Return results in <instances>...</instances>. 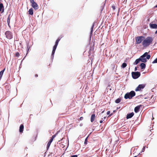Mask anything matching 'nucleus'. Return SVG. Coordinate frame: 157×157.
Listing matches in <instances>:
<instances>
[{
  "label": "nucleus",
  "mask_w": 157,
  "mask_h": 157,
  "mask_svg": "<svg viewBox=\"0 0 157 157\" xmlns=\"http://www.w3.org/2000/svg\"><path fill=\"white\" fill-rule=\"evenodd\" d=\"M112 8L114 10L116 9L115 6L114 5H113L112 6Z\"/></svg>",
  "instance_id": "obj_30"
},
{
  "label": "nucleus",
  "mask_w": 157,
  "mask_h": 157,
  "mask_svg": "<svg viewBox=\"0 0 157 157\" xmlns=\"http://www.w3.org/2000/svg\"><path fill=\"white\" fill-rule=\"evenodd\" d=\"M157 30L155 32V34H157Z\"/></svg>",
  "instance_id": "obj_39"
},
{
  "label": "nucleus",
  "mask_w": 157,
  "mask_h": 157,
  "mask_svg": "<svg viewBox=\"0 0 157 157\" xmlns=\"http://www.w3.org/2000/svg\"><path fill=\"white\" fill-rule=\"evenodd\" d=\"M156 7H157V4L156 6Z\"/></svg>",
  "instance_id": "obj_43"
},
{
  "label": "nucleus",
  "mask_w": 157,
  "mask_h": 157,
  "mask_svg": "<svg viewBox=\"0 0 157 157\" xmlns=\"http://www.w3.org/2000/svg\"><path fill=\"white\" fill-rule=\"evenodd\" d=\"M87 138L88 137H87L85 139L84 141V144H87Z\"/></svg>",
  "instance_id": "obj_27"
},
{
  "label": "nucleus",
  "mask_w": 157,
  "mask_h": 157,
  "mask_svg": "<svg viewBox=\"0 0 157 157\" xmlns=\"http://www.w3.org/2000/svg\"><path fill=\"white\" fill-rule=\"evenodd\" d=\"M10 15H9L7 19V22L8 23V25L9 27H10Z\"/></svg>",
  "instance_id": "obj_17"
},
{
  "label": "nucleus",
  "mask_w": 157,
  "mask_h": 157,
  "mask_svg": "<svg viewBox=\"0 0 157 157\" xmlns=\"http://www.w3.org/2000/svg\"><path fill=\"white\" fill-rule=\"evenodd\" d=\"M57 46V45H55L54 46H53V50H56V48Z\"/></svg>",
  "instance_id": "obj_29"
},
{
  "label": "nucleus",
  "mask_w": 157,
  "mask_h": 157,
  "mask_svg": "<svg viewBox=\"0 0 157 157\" xmlns=\"http://www.w3.org/2000/svg\"><path fill=\"white\" fill-rule=\"evenodd\" d=\"M60 40V39H59V38L58 39H57L56 41L55 45L57 46Z\"/></svg>",
  "instance_id": "obj_25"
},
{
  "label": "nucleus",
  "mask_w": 157,
  "mask_h": 157,
  "mask_svg": "<svg viewBox=\"0 0 157 157\" xmlns=\"http://www.w3.org/2000/svg\"><path fill=\"white\" fill-rule=\"evenodd\" d=\"M121 99L120 98H118L115 100V102L117 103H118L121 102Z\"/></svg>",
  "instance_id": "obj_22"
},
{
  "label": "nucleus",
  "mask_w": 157,
  "mask_h": 157,
  "mask_svg": "<svg viewBox=\"0 0 157 157\" xmlns=\"http://www.w3.org/2000/svg\"><path fill=\"white\" fill-rule=\"evenodd\" d=\"M110 111H107V115H109L110 114Z\"/></svg>",
  "instance_id": "obj_34"
},
{
  "label": "nucleus",
  "mask_w": 157,
  "mask_h": 157,
  "mask_svg": "<svg viewBox=\"0 0 157 157\" xmlns=\"http://www.w3.org/2000/svg\"><path fill=\"white\" fill-rule=\"evenodd\" d=\"M95 115L94 114H92L91 117L90 121L91 122H93L95 118Z\"/></svg>",
  "instance_id": "obj_14"
},
{
  "label": "nucleus",
  "mask_w": 157,
  "mask_h": 157,
  "mask_svg": "<svg viewBox=\"0 0 157 157\" xmlns=\"http://www.w3.org/2000/svg\"><path fill=\"white\" fill-rule=\"evenodd\" d=\"M56 50H53L52 52V55H53L55 53Z\"/></svg>",
  "instance_id": "obj_31"
},
{
  "label": "nucleus",
  "mask_w": 157,
  "mask_h": 157,
  "mask_svg": "<svg viewBox=\"0 0 157 157\" xmlns=\"http://www.w3.org/2000/svg\"><path fill=\"white\" fill-rule=\"evenodd\" d=\"M132 75L133 78L134 79H136L140 76V73L138 71L136 72H132Z\"/></svg>",
  "instance_id": "obj_6"
},
{
  "label": "nucleus",
  "mask_w": 157,
  "mask_h": 157,
  "mask_svg": "<svg viewBox=\"0 0 157 157\" xmlns=\"http://www.w3.org/2000/svg\"><path fill=\"white\" fill-rule=\"evenodd\" d=\"M135 92L134 91H131L129 93H127L126 94L124 95V98L125 99L128 98L131 99L132 97L135 96Z\"/></svg>",
  "instance_id": "obj_3"
},
{
  "label": "nucleus",
  "mask_w": 157,
  "mask_h": 157,
  "mask_svg": "<svg viewBox=\"0 0 157 157\" xmlns=\"http://www.w3.org/2000/svg\"><path fill=\"white\" fill-rule=\"evenodd\" d=\"M127 66V64L125 63H123L122 65H121V67L122 68H124L125 67Z\"/></svg>",
  "instance_id": "obj_23"
},
{
  "label": "nucleus",
  "mask_w": 157,
  "mask_h": 157,
  "mask_svg": "<svg viewBox=\"0 0 157 157\" xmlns=\"http://www.w3.org/2000/svg\"><path fill=\"white\" fill-rule=\"evenodd\" d=\"M29 14L33 15V10L32 8L30 9L29 11Z\"/></svg>",
  "instance_id": "obj_16"
},
{
  "label": "nucleus",
  "mask_w": 157,
  "mask_h": 157,
  "mask_svg": "<svg viewBox=\"0 0 157 157\" xmlns=\"http://www.w3.org/2000/svg\"><path fill=\"white\" fill-rule=\"evenodd\" d=\"M153 40V38L151 37L148 36L146 38L145 37L142 44L144 48H146L152 44Z\"/></svg>",
  "instance_id": "obj_2"
},
{
  "label": "nucleus",
  "mask_w": 157,
  "mask_h": 157,
  "mask_svg": "<svg viewBox=\"0 0 157 157\" xmlns=\"http://www.w3.org/2000/svg\"><path fill=\"white\" fill-rule=\"evenodd\" d=\"M150 27L152 29H157V25L154 24H150Z\"/></svg>",
  "instance_id": "obj_11"
},
{
  "label": "nucleus",
  "mask_w": 157,
  "mask_h": 157,
  "mask_svg": "<svg viewBox=\"0 0 157 157\" xmlns=\"http://www.w3.org/2000/svg\"><path fill=\"white\" fill-rule=\"evenodd\" d=\"M140 66L142 69H144L146 67L145 64L143 63H141Z\"/></svg>",
  "instance_id": "obj_15"
},
{
  "label": "nucleus",
  "mask_w": 157,
  "mask_h": 157,
  "mask_svg": "<svg viewBox=\"0 0 157 157\" xmlns=\"http://www.w3.org/2000/svg\"><path fill=\"white\" fill-rule=\"evenodd\" d=\"M134 157H136V156H134Z\"/></svg>",
  "instance_id": "obj_44"
},
{
  "label": "nucleus",
  "mask_w": 157,
  "mask_h": 157,
  "mask_svg": "<svg viewBox=\"0 0 157 157\" xmlns=\"http://www.w3.org/2000/svg\"><path fill=\"white\" fill-rule=\"evenodd\" d=\"M56 136V134H55V135H53L52 136L51 138L50 139L49 141H50L52 142V141L54 139Z\"/></svg>",
  "instance_id": "obj_21"
},
{
  "label": "nucleus",
  "mask_w": 157,
  "mask_h": 157,
  "mask_svg": "<svg viewBox=\"0 0 157 157\" xmlns=\"http://www.w3.org/2000/svg\"><path fill=\"white\" fill-rule=\"evenodd\" d=\"M145 86V84H140L136 88L135 90L136 91H140L141 90V89H144Z\"/></svg>",
  "instance_id": "obj_8"
},
{
  "label": "nucleus",
  "mask_w": 157,
  "mask_h": 157,
  "mask_svg": "<svg viewBox=\"0 0 157 157\" xmlns=\"http://www.w3.org/2000/svg\"><path fill=\"white\" fill-rule=\"evenodd\" d=\"M145 37L142 36H138L135 37V44H139L142 43Z\"/></svg>",
  "instance_id": "obj_4"
},
{
  "label": "nucleus",
  "mask_w": 157,
  "mask_h": 157,
  "mask_svg": "<svg viewBox=\"0 0 157 157\" xmlns=\"http://www.w3.org/2000/svg\"><path fill=\"white\" fill-rule=\"evenodd\" d=\"M105 118H106V117H104V118L105 119Z\"/></svg>",
  "instance_id": "obj_42"
},
{
  "label": "nucleus",
  "mask_w": 157,
  "mask_h": 157,
  "mask_svg": "<svg viewBox=\"0 0 157 157\" xmlns=\"http://www.w3.org/2000/svg\"><path fill=\"white\" fill-rule=\"evenodd\" d=\"M24 126L23 124L21 125L19 128V132H22L24 130Z\"/></svg>",
  "instance_id": "obj_13"
},
{
  "label": "nucleus",
  "mask_w": 157,
  "mask_h": 157,
  "mask_svg": "<svg viewBox=\"0 0 157 157\" xmlns=\"http://www.w3.org/2000/svg\"><path fill=\"white\" fill-rule=\"evenodd\" d=\"M30 48V46H29V45L28 44H27V53H26V55H27L28 54V52L29 50V49Z\"/></svg>",
  "instance_id": "obj_24"
},
{
  "label": "nucleus",
  "mask_w": 157,
  "mask_h": 157,
  "mask_svg": "<svg viewBox=\"0 0 157 157\" xmlns=\"http://www.w3.org/2000/svg\"><path fill=\"white\" fill-rule=\"evenodd\" d=\"M52 142H51V141H49L48 143L47 144V150H48V149H49V147H50V146L51 145V143Z\"/></svg>",
  "instance_id": "obj_19"
},
{
  "label": "nucleus",
  "mask_w": 157,
  "mask_h": 157,
  "mask_svg": "<svg viewBox=\"0 0 157 157\" xmlns=\"http://www.w3.org/2000/svg\"><path fill=\"white\" fill-rule=\"evenodd\" d=\"M157 63V58L155 59L152 62L153 63Z\"/></svg>",
  "instance_id": "obj_28"
},
{
  "label": "nucleus",
  "mask_w": 157,
  "mask_h": 157,
  "mask_svg": "<svg viewBox=\"0 0 157 157\" xmlns=\"http://www.w3.org/2000/svg\"><path fill=\"white\" fill-rule=\"evenodd\" d=\"M140 106H141V105L137 106L135 108L134 111L135 113H137L139 112Z\"/></svg>",
  "instance_id": "obj_12"
},
{
  "label": "nucleus",
  "mask_w": 157,
  "mask_h": 157,
  "mask_svg": "<svg viewBox=\"0 0 157 157\" xmlns=\"http://www.w3.org/2000/svg\"><path fill=\"white\" fill-rule=\"evenodd\" d=\"M5 35L6 37L8 39L10 40L13 38V33L9 31H6L5 33Z\"/></svg>",
  "instance_id": "obj_5"
},
{
  "label": "nucleus",
  "mask_w": 157,
  "mask_h": 157,
  "mask_svg": "<svg viewBox=\"0 0 157 157\" xmlns=\"http://www.w3.org/2000/svg\"><path fill=\"white\" fill-rule=\"evenodd\" d=\"M30 2L32 4V6L35 10H37L38 8V6L37 4L34 2V0H29Z\"/></svg>",
  "instance_id": "obj_7"
},
{
  "label": "nucleus",
  "mask_w": 157,
  "mask_h": 157,
  "mask_svg": "<svg viewBox=\"0 0 157 157\" xmlns=\"http://www.w3.org/2000/svg\"><path fill=\"white\" fill-rule=\"evenodd\" d=\"M102 122H103V121L102 120H101L100 121V123H102Z\"/></svg>",
  "instance_id": "obj_38"
},
{
  "label": "nucleus",
  "mask_w": 157,
  "mask_h": 157,
  "mask_svg": "<svg viewBox=\"0 0 157 157\" xmlns=\"http://www.w3.org/2000/svg\"><path fill=\"white\" fill-rule=\"evenodd\" d=\"M134 115L133 113L132 112L128 114L126 116V118L127 119L131 118Z\"/></svg>",
  "instance_id": "obj_9"
},
{
  "label": "nucleus",
  "mask_w": 157,
  "mask_h": 157,
  "mask_svg": "<svg viewBox=\"0 0 157 157\" xmlns=\"http://www.w3.org/2000/svg\"><path fill=\"white\" fill-rule=\"evenodd\" d=\"M145 147H144V148H143V150H144V149H145Z\"/></svg>",
  "instance_id": "obj_41"
},
{
  "label": "nucleus",
  "mask_w": 157,
  "mask_h": 157,
  "mask_svg": "<svg viewBox=\"0 0 157 157\" xmlns=\"http://www.w3.org/2000/svg\"><path fill=\"white\" fill-rule=\"evenodd\" d=\"M137 70V68L136 67L135 68V71H136Z\"/></svg>",
  "instance_id": "obj_36"
},
{
  "label": "nucleus",
  "mask_w": 157,
  "mask_h": 157,
  "mask_svg": "<svg viewBox=\"0 0 157 157\" xmlns=\"http://www.w3.org/2000/svg\"><path fill=\"white\" fill-rule=\"evenodd\" d=\"M35 77H38V75H37V74H36L35 75Z\"/></svg>",
  "instance_id": "obj_37"
},
{
  "label": "nucleus",
  "mask_w": 157,
  "mask_h": 157,
  "mask_svg": "<svg viewBox=\"0 0 157 157\" xmlns=\"http://www.w3.org/2000/svg\"><path fill=\"white\" fill-rule=\"evenodd\" d=\"M83 117H81L80 118H79V119L80 121H82V120H83Z\"/></svg>",
  "instance_id": "obj_32"
},
{
  "label": "nucleus",
  "mask_w": 157,
  "mask_h": 157,
  "mask_svg": "<svg viewBox=\"0 0 157 157\" xmlns=\"http://www.w3.org/2000/svg\"><path fill=\"white\" fill-rule=\"evenodd\" d=\"M5 70V68L0 72V79L2 78Z\"/></svg>",
  "instance_id": "obj_18"
},
{
  "label": "nucleus",
  "mask_w": 157,
  "mask_h": 157,
  "mask_svg": "<svg viewBox=\"0 0 157 157\" xmlns=\"http://www.w3.org/2000/svg\"><path fill=\"white\" fill-rule=\"evenodd\" d=\"M104 112V110L101 113H103Z\"/></svg>",
  "instance_id": "obj_40"
},
{
  "label": "nucleus",
  "mask_w": 157,
  "mask_h": 157,
  "mask_svg": "<svg viewBox=\"0 0 157 157\" xmlns=\"http://www.w3.org/2000/svg\"><path fill=\"white\" fill-rule=\"evenodd\" d=\"M78 157L77 155H73L71 156V157Z\"/></svg>",
  "instance_id": "obj_33"
},
{
  "label": "nucleus",
  "mask_w": 157,
  "mask_h": 157,
  "mask_svg": "<svg viewBox=\"0 0 157 157\" xmlns=\"http://www.w3.org/2000/svg\"><path fill=\"white\" fill-rule=\"evenodd\" d=\"M113 115V113H112L111 114H110L108 116V117H110L111 116Z\"/></svg>",
  "instance_id": "obj_35"
},
{
  "label": "nucleus",
  "mask_w": 157,
  "mask_h": 157,
  "mask_svg": "<svg viewBox=\"0 0 157 157\" xmlns=\"http://www.w3.org/2000/svg\"><path fill=\"white\" fill-rule=\"evenodd\" d=\"M150 57V55H148V53L146 52L143 55L141 56L140 58L136 59L134 62V64L136 65L139 63L140 61L144 63H145L147 61L146 59H149Z\"/></svg>",
  "instance_id": "obj_1"
},
{
  "label": "nucleus",
  "mask_w": 157,
  "mask_h": 157,
  "mask_svg": "<svg viewBox=\"0 0 157 157\" xmlns=\"http://www.w3.org/2000/svg\"><path fill=\"white\" fill-rule=\"evenodd\" d=\"M15 55L16 57H18L20 56V54L18 52H17L16 53Z\"/></svg>",
  "instance_id": "obj_26"
},
{
  "label": "nucleus",
  "mask_w": 157,
  "mask_h": 157,
  "mask_svg": "<svg viewBox=\"0 0 157 157\" xmlns=\"http://www.w3.org/2000/svg\"><path fill=\"white\" fill-rule=\"evenodd\" d=\"M56 136V134H55V135H53L52 136L51 138L50 139L49 141H50L52 142V141L54 139Z\"/></svg>",
  "instance_id": "obj_20"
},
{
  "label": "nucleus",
  "mask_w": 157,
  "mask_h": 157,
  "mask_svg": "<svg viewBox=\"0 0 157 157\" xmlns=\"http://www.w3.org/2000/svg\"><path fill=\"white\" fill-rule=\"evenodd\" d=\"M0 11L1 13H3L4 11V7L2 3H0Z\"/></svg>",
  "instance_id": "obj_10"
}]
</instances>
